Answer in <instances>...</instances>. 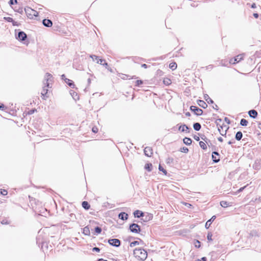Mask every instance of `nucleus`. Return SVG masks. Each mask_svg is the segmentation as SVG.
Returning a JSON list of instances; mask_svg holds the SVG:
<instances>
[{
	"label": "nucleus",
	"instance_id": "obj_1",
	"mask_svg": "<svg viewBox=\"0 0 261 261\" xmlns=\"http://www.w3.org/2000/svg\"><path fill=\"white\" fill-rule=\"evenodd\" d=\"M134 254L138 259L144 260L147 257V253L144 249L136 248L134 250Z\"/></svg>",
	"mask_w": 261,
	"mask_h": 261
},
{
	"label": "nucleus",
	"instance_id": "obj_2",
	"mask_svg": "<svg viewBox=\"0 0 261 261\" xmlns=\"http://www.w3.org/2000/svg\"><path fill=\"white\" fill-rule=\"evenodd\" d=\"M52 75L51 74L46 73V74L44 76V81L43 82L44 86L45 88H49V82L51 81L52 79Z\"/></svg>",
	"mask_w": 261,
	"mask_h": 261
},
{
	"label": "nucleus",
	"instance_id": "obj_3",
	"mask_svg": "<svg viewBox=\"0 0 261 261\" xmlns=\"http://www.w3.org/2000/svg\"><path fill=\"white\" fill-rule=\"evenodd\" d=\"M244 58V55L243 54H240L236 57H235L234 58H231L229 60V64H234L237 63H239L241 61H242L243 59Z\"/></svg>",
	"mask_w": 261,
	"mask_h": 261
},
{
	"label": "nucleus",
	"instance_id": "obj_4",
	"mask_svg": "<svg viewBox=\"0 0 261 261\" xmlns=\"http://www.w3.org/2000/svg\"><path fill=\"white\" fill-rule=\"evenodd\" d=\"M130 230L133 233H138L141 231L140 226L136 223H133L129 226Z\"/></svg>",
	"mask_w": 261,
	"mask_h": 261
},
{
	"label": "nucleus",
	"instance_id": "obj_5",
	"mask_svg": "<svg viewBox=\"0 0 261 261\" xmlns=\"http://www.w3.org/2000/svg\"><path fill=\"white\" fill-rule=\"evenodd\" d=\"M218 130L222 136H225L229 127L227 125L223 124L218 126Z\"/></svg>",
	"mask_w": 261,
	"mask_h": 261
},
{
	"label": "nucleus",
	"instance_id": "obj_6",
	"mask_svg": "<svg viewBox=\"0 0 261 261\" xmlns=\"http://www.w3.org/2000/svg\"><path fill=\"white\" fill-rule=\"evenodd\" d=\"M190 110L197 116H200L203 113V111L196 106H191Z\"/></svg>",
	"mask_w": 261,
	"mask_h": 261
},
{
	"label": "nucleus",
	"instance_id": "obj_7",
	"mask_svg": "<svg viewBox=\"0 0 261 261\" xmlns=\"http://www.w3.org/2000/svg\"><path fill=\"white\" fill-rule=\"evenodd\" d=\"M108 242L111 245L113 246L118 247L120 245V241L117 239H110L109 240Z\"/></svg>",
	"mask_w": 261,
	"mask_h": 261
},
{
	"label": "nucleus",
	"instance_id": "obj_8",
	"mask_svg": "<svg viewBox=\"0 0 261 261\" xmlns=\"http://www.w3.org/2000/svg\"><path fill=\"white\" fill-rule=\"evenodd\" d=\"M27 37V36L24 32L22 31H20L18 32L16 38L20 41H24L26 39Z\"/></svg>",
	"mask_w": 261,
	"mask_h": 261
},
{
	"label": "nucleus",
	"instance_id": "obj_9",
	"mask_svg": "<svg viewBox=\"0 0 261 261\" xmlns=\"http://www.w3.org/2000/svg\"><path fill=\"white\" fill-rule=\"evenodd\" d=\"M25 11L27 14L31 15L32 16H37L38 14L37 11L31 9L30 8L25 9Z\"/></svg>",
	"mask_w": 261,
	"mask_h": 261
},
{
	"label": "nucleus",
	"instance_id": "obj_10",
	"mask_svg": "<svg viewBox=\"0 0 261 261\" xmlns=\"http://www.w3.org/2000/svg\"><path fill=\"white\" fill-rule=\"evenodd\" d=\"M145 154L147 156H151L152 154V150L149 147H146L144 150Z\"/></svg>",
	"mask_w": 261,
	"mask_h": 261
},
{
	"label": "nucleus",
	"instance_id": "obj_11",
	"mask_svg": "<svg viewBox=\"0 0 261 261\" xmlns=\"http://www.w3.org/2000/svg\"><path fill=\"white\" fill-rule=\"evenodd\" d=\"M42 23L46 27H50L53 25L52 21L50 19H44L43 20Z\"/></svg>",
	"mask_w": 261,
	"mask_h": 261
},
{
	"label": "nucleus",
	"instance_id": "obj_12",
	"mask_svg": "<svg viewBox=\"0 0 261 261\" xmlns=\"http://www.w3.org/2000/svg\"><path fill=\"white\" fill-rule=\"evenodd\" d=\"M216 216H213L210 219H209L205 223V227L206 229H208L210 226H211V224H212V222H213L215 219Z\"/></svg>",
	"mask_w": 261,
	"mask_h": 261
},
{
	"label": "nucleus",
	"instance_id": "obj_13",
	"mask_svg": "<svg viewBox=\"0 0 261 261\" xmlns=\"http://www.w3.org/2000/svg\"><path fill=\"white\" fill-rule=\"evenodd\" d=\"M118 218L122 220H125L128 219V215L124 212H121L118 215Z\"/></svg>",
	"mask_w": 261,
	"mask_h": 261
},
{
	"label": "nucleus",
	"instance_id": "obj_14",
	"mask_svg": "<svg viewBox=\"0 0 261 261\" xmlns=\"http://www.w3.org/2000/svg\"><path fill=\"white\" fill-rule=\"evenodd\" d=\"M47 92L48 89H47V88L43 87V90L41 92V95L43 99H45L47 97H48V96L47 95Z\"/></svg>",
	"mask_w": 261,
	"mask_h": 261
},
{
	"label": "nucleus",
	"instance_id": "obj_15",
	"mask_svg": "<svg viewBox=\"0 0 261 261\" xmlns=\"http://www.w3.org/2000/svg\"><path fill=\"white\" fill-rule=\"evenodd\" d=\"M248 114L250 117L255 118L257 116V112L254 110H251L248 112Z\"/></svg>",
	"mask_w": 261,
	"mask_h": 261
},
{
	"label": "nucleus",
	"instance_id": "obj_16",
	"mask_svg": "<svg viewBox=\"0 0 261 261\" xmlns=\"http://www.w3.org/2000/svg\"><path fill=\"white\" fill-rule=\"evenodd\" d=\"M189 127L187 125H186V124L181 125L179 127V130L182 132H187L189 133Z\"/></svg>",
	"mask_w": 261,
	"mask_h": 261
},
{
	"label": "nucleus",
	"instance_id": "obj_17",
	"mask_svg": "<svg viewBox=\"0 0 261 261\" xmlns=\"http://www.w3.org/2000/svg\"><path fill=\"white\" fill-rule=\"evenodd\" d=\"M134 215L135 217L140 218L143 216L144 214L142 212L140 211L136 210L134 212Z\"/></svg>",
	"mask_w": 261,
	"mask_h": 261
},
{
	"label": "nucleus",
	"instance_id": "obj_18",
	"mask_svg": "<svg viewBox=\"0 0 261 261\" xmlns=\"http://www.w3.org/2000/svg\"><path fill=\"white\" fill-rule=\"evenodd\" d=\"M65 82L71 88H73L74 87L75 85L72 81L68 79H65Z\"/></svg>",
	"mask_w": 261,
	"mask_h": 261
},
{
	"label": "nucleus",
	"instance_id": "obj_19",
	"mask_svg": "<svg viewBox=\"0 0 261 261\" xmlns=\"http://www.w3.org/2000/svg\"><path fill=\"white\" fill-rule=\"evenodd\" d=\"M83 233L86 236H90V231L88 226H85L83 228Z\"/></svg>",
	"mask_w": 261,
	"mask_h": 261
},
{
	"label": "nucleus",
	"instance_id": "obj_20",
	"mask_svg": "<svg viewBox=\"0 0 261 261\" xmlns=\"http://www.w3.org/2000/svg\"><path fill=\"white\" fill-rule=\"evenodd\" d=\"M183 141H184V143L187 145H191L192 142L191 139H190L189 138H187V137H185Z\"/></svg>",
	"mask_w": 261,
	"mask_h": 261
},
{
	"label": "nucleus",
	"instance_id": "obj_21",
	"mask_svg": "<svg viewBox=\"0 0 261 261\" xmlns=\"http://www.w3.org/2000/svg\"><path fill=\"white\" fill-rule=\"evenodd\" d=\"M198 103L200 107L204 109L206 108L207 106L206 103L202 100H198Z\"/></svg>",
	"mask_w": 261,
	"mask_h": 261
},
{
	"label": "nucleus",
	"instance_id": "obj_22",
	"mask_svg": "<svg viewBox=\"0 0 261 261\" xmlns=\"http://www.w3.org/2000/svg\"><path fill=\"white\" fill-rule=\"evenodd\" d=\"M243 136L242 133L241 132H238L236 134L235 138L237 140L240 141Z\"/></svg>",
	"mask_w": 261,
	"mask_h": 261
},
{
	"label": "nucleus",
	"instance_id": "obj_23",
	"mask_svg": "<svg viewBox=\"0 0 261 261\" xmlns=\"http://www.w3.org/2000/svg\"><path fill=\"white\" fill-rule=\"evenodd\" d=\"M193 128L195 130L199 131L201 128V125L199 123H195L193 124Z\"/></svg>",
	"mask_w": 261,
	"mask_h": 261
},
{
	"label": "nucleus",
	"instance_id": "obj_24",
	"mask_svg": "<svg viewBox=\"0 0 261 261\" xmlns=\"http://www.w3.org/2000/svg\"><path fill=\"white\" fill-rule=\"evenodd\" d=\"M214 154H216V155H218L219 153L217 152H216V151H214V152H213V154H212V159H213V161L215 163L218 162L220 161V159L219 158H217L216 157H214Z\"/></svg>",
	"mask_w": 261,
	"mask_h": 261
},
{
	"label": "nucleus",
	"instance_id": "obj_25",
	"mask_svg": "<svg viewBox=\"0 0 261 261\" xmlns=\"http://www.w3.org/2000/svg\"><path fill=\"white\" fill-rule=\"evenodd\" d=\"M82 206L83 208H84L85 210H88L89 209L90 207V204L88 203V202L87 201H83L82 202Z\"/></svg>",
	"mask_w": 261,
	"mask_h": 261
},
{
	"label": "nucleus",
	"instance_id": "obj_26",
	"mask_svg": "<svg viewBox=\"0 0 261 261\" xmlns=\"http://www.w3.org/2000/svg\"><path fill=\"white\" fill-rule=\"evenodd\" d=\"M145 169L148 171H151L152 168V165L151 163H147L145 164Z\"/></svg>",
	"mask_w": 261,
	"mask_h": 261
},
{
	"label": "nucleus",
	"instance_id": "obj_27",
	"mask_svg": "<svg viewBox=\"0 0 261 261\" xmlns=\"http://www.w3.org/2000/svg\"><path fill=\"white\" fill-rule=\"evenodd\" d=\"M4 19L8 22H12L13 25H15L16 22L14 21L13 19L10 17H4Z\"/></svg>",
	"mask_w": 261,
	"mask_h": 261
},
{
	"label": "nucleus",
	"instance_id": "obj_28",
	"mask_svg": "<svg viewBox=\"0 0 261 261\" xmlns=\"http://www.w3.org/2000/svg\"><path fill=\"white\" fill-rule=\"evenodd\" d=\"M169 68L172 70H175L177 68V64L175 62H172L169 64Z\"/></svg>",
	"mask_w": 261,
	"mask_h": 261
},
{
	"label": "nucleus",
	"instance_id": "obj_29",
	"mask_svg": "<svg viewBox=\"0 0 261 261\" xmlns=\"http://www.w3.org/2000/svg\"><path fill=\"white\" fill-rule=\"evenodd\" d=\"M204 99L208 103H214L213 100L208 96V95H206L204 96Z\"/></svg>",
	"mask_w": 261,
	"mask_h": 261
},
{
	"label": "nucleus",
	"instance_id": "obj_30",
	"mask_svg": "<svg viewBox=\"0 0 261 261\" xmlns=\"http://www.w3.org/2000/svg\"><path fill=\"white\" fill-rule=\"evenodd\" d=\"M248 121L245 119H242L240 121V124L242 126H247L248 124Z\"/></svg>",
	"mask_w": 261,
	"mask_h": 261
},
{
	"label": "nucleus",
	"instance_id": "obj_31",
	"mask_svg": "<svg viewBox=\"0 0 261 261\" xmlns=\"http://www.w3.org/2000/svg\"><path fill=\"white\" fill-rule=\"evenodd\" d=\"M220 205L222 207H227L229 205L228 203L225 201H221Z\"/></svg>",
	"mask_w": 261,
	"mask_h": 261
},
{
	"label": "nucleus",
	"instance_id": "obj_32",
	"mask_svg": "<svg viewBox=\"0 0 261 261\" xmlns=\"http://www.w3.org/2000/svg\"><path fill=\"white\" fill-rule=\"evenodd\" d=\"M163 83L166 85H169L171 84V81L169 79H165L163 81Z\"/></svg>",
	"mask_w": 261,
	"mask_h": 261
},
{
	"label": "nucleus",
	"instance_id": "obj_33",
	"mask_svg": "<svg viewBox=\"0 0 261 261\" xmlns=\"http://www.w3.org/2000/svg\"><path fill=\"white\" fill-rule=\"evenodd\" d=\"M199 145L203 149L205 150L207 148V146L204 142L203 141L199 142Z\"/></svg>",
	"mask_w": 261,
	"mask_h": 261
},
{
	"label": "nucleus",
	"instance_id": "obj_34",
	"mask_svg": "<svg viewBox=\"0 0 261 261\" xmlns=\"http://www.w3.org/2000/svg\"><path fill=\"white\" fill-rule=\"evenodd\" d=\"M102 231L101 228L100 227L97 226L95 228V231L96 234H99Z\"/></svg>",
	"mask_w": 261,
	"mask_h": 261
},
{
	"label": "nucleus",
	"instance_id": "obj_35",
	"mask_svg": "<svg viewBox=\"0 0 261 261\" xmlns=\"http://www.w3.org/2000/svg\"><path fill=\"white\" fill-rule=\"evenodd\" d=\"M250 234L252 237H259L258 232L255 230L251 231V232L250 233Z\"/></svg>",
	"mask_w": 261,
	"mask_h": 261
},
{
	"label": "nucleus",
	"instance_id": "obj_36",
	"mask_svg": "<svg viewBox=\"0 0 261 261\" xmlns=\"http://www.w3.org/2000/svg\"><path fill=\"white\" fill-rule=\"evenodd\" d=\"M90 57L92 58V60L93 61H97L99 59V57L95 56V55H90Z\"/></svg>",
	"mask_w": 261,
	"mask_h": 261
},
{
	"label": "nucleus",
	"instance_id": "obj_37",
	"mask_svg": "<svg viewBox=\"0 0 261 261\" xmlns=\"http://www.w3.org/2000/svg\"><path fill=\"white\" fill-rule=\"evenodd\" d=\"M247 186H248V185H246V186H244V187H242V188H240V189H239V190H238V191L235 193V194H237L238 193H240V192H242V191H243V190H244V189L247 187Z\"/></svg>",
	"mask_w": 261,
	"mask_h": 261
},
{
	"label": "nucleus",
	"instance_id": "obj_38",
	"mask_svg": "<svg viewBox=\"0 0 261 261\" xmlns=\"http://www.w3.org/2000/svg\"><path fill=\"white\" fill-rule=\"evenodd\" d=\"M139 242L138 241H134L130 244V247H133L137 245H139Z\"/></svg>",
	"mask_w": 261,
	"mask_h": 261
},
{
	"label": "nucleus",
	"instance_id": "obj_39",
	"mask_svg": "<svg viewBox=\"0 0 261 261\" xmlns=\"http://www.w3.org/2000/svg\"><path fill=\"white\" fill-rule=\"evenodd\" d=\"M159 169L160 171H162L165 175L167 174V171L166 170L164 169L163 167H162L161 165H159Z\"/></svg>",
	"mask_w": 261,
	"mask_h": 261
},
{
	"label": "nucleus",
	"instance_id": "obj_40",
	"mask_svg": "<svg viewBox=\"0 0 261 261\" xmlns=\"http://www.w3.org/2000/svg\"><path fill=\"white\" fill-rule=\"evenodd\" d=\"M212 236L213 235L211 232L208 233L207 236V239L209 241H211L212 240Z\"/></svg>",
	"mask_w": 261,
	"mask_h": 261
},
{
	"label": "nucleus",
	"instance_id": "obj_41",
	"mask_svg": "<svg viewBox=\"0 0 261 261\" xmlns=\"http://www.w3.org/2000/svg\"><path fill=\"white\" fill-rule=\"evenodd\" d=\"M143 84V81L141 80H137L136 82V86H139Z\"/></svg>",
	"mask_w": 261,
	"mask_h": 261
},
{
	"label": "nucleus",
	"instance_id": "obj_42",
	"mask_svg": "<svg viewBox=\"0 0 261 261\" xmlns=\"http://www.w3.org/2000/svg\"><path fill=\"white\" fill-rule=\"evenodd\" d=\"M189 151V149L188 148L184 147L182 148H181V151L182 152L187 153Z\"/></svg>",
	"mask_w": 261,
	"mask_h": 261
},
{
	"label": "nucleus",
	"instance_id": "obj_43",
	"mask_svg": "<svg viewBox=\"0 0 261 261\" xmlns=\"http://www.w3.org/2000/svg\"><path fill=\"white\" fill-rule=\"evenodd\" d=\"M105 61V60L99 59L97 61L96 63L97 64H99L102 65Z\"/></svg>",
	"mask_w": 261,
	"mask_h": 261
},
{
	"label": "nucleus",
	"instance_id": "obj_44",
	"mask_svg": "<svg viewBox=\"0 0 261 261\" xmlns=\"http://www.w3.org/2000/svg\"><path fill=\"white\" fill-rule=\"evenodd\" d=\"M17 3V0H10L9 2L10 5H14V4H16Z\"/></svg>",
	"mask_w": 261,
	"mask_h": 261
},
{
	"label": "nucleus",
	"instance_id": "obj_45",
	"mask_svg": "<svg viewBox=\"0 0 261 261\" xmlns=\"http://www.w3.org/2000/svg\"><path fill=\"white\" fill-rule=\"evenodd\" d=\"M1 194L3 195H6L8 194V192L6 190H3L1 191Z\"/></svg>",
	"mask_w": 261,
	"mask_h": 261
},
{
	"label": "nucleus",
	"instance_id": "obj_46",
	"mask_svg": "<svg viewBox=\"0 0 261 261\" xmlns=\"http://www.w3.org/2000/svg\"><path fill=\"white\" fill-rule=\"evenodd\" d=\"M92 132L94 133H96L98 132V128L96 127H93L92 129Z\"/></svg>",
	"mask_w": 261,
	"mask_h": 261
},
{
	"label": "nucleus",
	"instance_id": "obj_47",
	"mask_svg": "<svg viewBox=\"0 0 261 261\" xmlns=\"http://www.w3.org/2000/svg\"><path fill=\"white\" fill-rule=\"evenodd\" d=\"M92 250L93 251H96V252H99L100 251V249L98 247H94L92 249Z\"/></svg>",
	"mask_w": 261,
	"mask_h": 261
},
{
	"label": "nucleus",
	"instance_id": "obj_48",
	"mask_svg": "<svg viewBox=\"0 0 261 261\" xmlns=\"http://www.w3.org/2000/svg\"><path fill=\"white\" fill-rule=\"evenodd\" d=\"M70 219H72V220H73L75 218V215L73 214H71L70 215Z\"/></svg>",
	"mask_w": 261,
	"mask_h": 261
},
{
	"label": "nucleus",
	"instance_id": "obj_49",
	"mask_svg": "<svg viewBox=\"0 0 261 261\" xmlns=\"http://www.w3.org/2000/svg\"><path fill=\"white\" fill-rule=\"evenodd\" d=\"M172 161H173V159H172V158H168V159H167V163H170V162H172Z\"/></svg>",
	"mask_w": 261,
	"mask_h": 261
},
{
	"label": "nucleus",
	"instance_id": "obj_50",
	"mask_svg": "<svg viewBox=\"0 0 261 261\" xmlns=\"http://www.w3.org/2000/svg\"><path fill=\"white\" fill-rule=\"evenodd\" d=\"M5 108V106L3 104H2L0 106V110H4Z\"/></svg>",
	"mask_w": 261,
	"mask_h": 261
},
{
	"label": "nucleus",
	"instance_id": "obj_51",
	"mask_svg": "<svg viewBox=\"0 0 261 261\" xmlns=\"http://www.w3.org/2000/svg\"><path fill=\"white\" fill-rule=\"evenodd\" d=\"M225 121L228 123V124H229L230 123V121L228 119V118L227 117H225Z\"/></svg>",
	"mask_w": 261,
	"mask_h": 261
},
{
	"label": "nucleus",
	"instance_id": "obj_52",
	"mask_svg": "<svg viewBox=\"0 0 261 261\" xmlns=\"http://www.w3.org/2000/svg\"><path fill=\"white\" fill-rule=\"evenodd\" d=\"M102 65L105 66L106 67H107L108 66V63L106 62V60L104 61V62Z\"/></svg>",
	"mask_w": 261,
	"mask_h": 261
},
{
	"label": "nucleus",
	"instance_id": "obj_53",
	"mask_svg": "<svg viewBox=\"0 0 261 261\" xmlns=\"http://www.w3.org/2000/svg\"><path fill=\"white\" fill-rule=\"evenodd\" d=\"M253 16L255 18H257L258 17V14L257 13H254L253 14Z\"/></svg>",
	"mask_w": 261,
	"mask_h": 261
},
{
	"label": "nucleus",
	"instance_id": "obj_54",
	"mask_svg": "<svg viewBox=\"0 0 261 261\" xmlns=\"http://www.w3.org/2000/svg\"><path fill=\"white\" fill-rule=\"evenodd\" d=\"M141 66L144 68H147V65L146 64H142Z\"/></svg>",
	"mask_w": 261,
	"mask_h": 261
},
{
	"label": "nucleus",
	"instance_id": "obj_55",
	"mask_svg": "<svg viewBox=\"0 0 261 261\" xmlns=\"http://www.w3.org/2000/svg\"><path fill=\"white\" fill-rule=\"evenodd\" d=\"M213 108L214 109H216V110H218V106L216 104L214 105V106H213Z\"/></svg>",
	"mask_w": 261,
	"mask_h": 261
},
{
	"label": "nucleus",
	"instance_id": "obj_56",
	"mask_svg": "<svg viewBox=\"0 0 261 261\" xmlns=\"http://www.w3.org/2000/svg\"><path fill=\"white\" fill-rule=\"evenodd\" d=\"M218 140L221 142H223V139L222 137H219Z\"/></svg>",
	"mask_w": 261,
	"mask_h": 261
},
{
	"label": "nucleus",
	"instance_id": "obj_57",
	"mask_svg": "<svg viewBox=\"0 0 261 261\" xmlns=\"http://www.w3.org/2000/svg\"><path fill=\"white\" fill-rule=\"evenodd\" d=\"M200 260H201V261H207V260H206V257H202V258H201V259Z\"/></svg>",
	"mask_w": 261,
	"mask_h": 261
},
{
	"label": "nucleus",
	"instance_id": "obj_58",
	"mask_svg": "<svg viewBox=\"0 0 261 261\" xmlns=\"http://www.w3.org/2000/svg\"><path fill=\"white\" fill-rule=\"evenodd\" d=\"M221 65L222 66H226V65L224 63H223V61H221Z\"/></svg>",
	"mask_w": 261,
	"mask_h": 261
},
{
	"label": "nucleus",
	"instance_id": "obj_59",
	"mask_svg": "<svg viewBox=\"0 0 261 261\" xmlns=\"http://www.w3.org/2000/svg\"><path fill=\"white\" fill-rule=\"evenodd\" d=\"M251 7H252V8H256V5H255V3L252 4V5H251Z\"/></svg>",
	"mask_w": 261,
	"mask_h": 261
},
{
	"label": "nucleus",
	"instance_id": "obj_60",
	"mask_svg": "<svg viewBox=\"0 0 261 261\" xmlns=\"http://www.w3.org/2000/svg\"><path fill=\"white\" fill-rule=\"evenodd\" d=\"M98 261H107V260L104 259L103 258H100L98 259Z\"/></svg>",
	"mask_w": 261,
	"mask_h": 261
},
{
	"label": "nucleus",
	"instance_id": "obj_61",
	"mask_svg": "<svg viewBox=\"0 0 261 261\" xmlns=\"http://www.w3.org/2000/svg\"><path fill=\"white\" fill-rule=\"evenodd\" d=\"M190 115H191V114H190V112H187L186 113V116H190Z\"/></svg>",
	"mask_w": 261,
	"mask_h": 261
},
{
	"label": "nucleus",
	"instance_id": "obj_62",
	"mask_svg": "<svg viewBox=\"0 0 261 261\" xmlns=\"http://www.w3.org/2000/svg\"><path fill=\"white\" fill-rule=\"evenodd\" d=\"M61 77H62V79L64 80H65V79H66L65 77V76L64 74L62 75Z\"/></svg>",
	"mask_w": 261,
	"mask_h": 261
},
{
	"label": "nucleus",
	"instance_id": "obj_63",
	"mask_svg": "<svg viewBox=\"0 0 261 261\" xmlns=\"http://www.w3.org/2000/svg\"><path fill=\"white\" fill-rule=\"evenodd\" d=\"M194 139L197 141H198L199 140V138L198 137H195Z\"/></svg>",
	"mask_w": 261,
	"mask_h": 261
},
{
	"label": "nucleus",
	"instance_id": "obj_64",
	"mask_svg": "<svg viewBox=\"0 0 261 261\" xmlns=\"http://www.w3.org/2000/svg\"><path fill=\"white\" fill-rule=\"evenodd\" d=\"M88 83L89 84L91 83V79L90 78L88 79Z\"/></svg>",
	"mask_w": 261,
	"mask_h": 261
}]
</instances>
